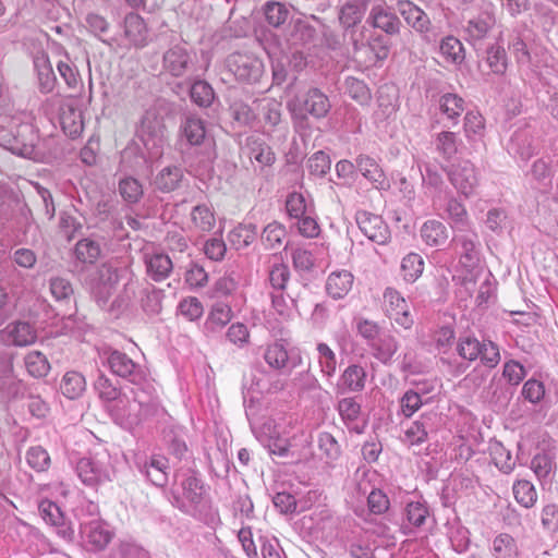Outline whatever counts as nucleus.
Listing matches in <instances>:
<instances>
[{"instance_id": "nucleus-61", "label": "nucleus", "mask_w": 558, "mask_h": 558, "mask_svg": "<svg viewBox=\"0 0 558 558\" xmlns=\"http://www.w3.org/2000/svg\"><path fill=\"white\" fill-rule=\"evenodd\" d=\"M439 51L448 62L458 64L464 60L463 45L453 36H447L441 39Z\"/></svg>"}, {"instance_id": "nucleus-43", "label": "nucleus", "mask_w": 558, "mask_h": 558, "mask_svg": "<svg viewBox=\"0 0 558 558\" xmlns=\"http://www.w3.org/2000/svg\"><path fill=\"white\" fill-rule=\"evenodd\" d=\"M555 468V453L550 450H543L531 460V469L539 481H548Z\"/></svg>"}, {"instance_id": "nucleus-30", "label": "nucleus", "mask_w": 558, "mask_h": 558, "mask_svg": "<svg viewBox=\"0 0 558 558\" xmlns=\"http://www.w3.org/2000/svg\"><path fill=\"white\" fill-rule=\"evenodd\" d=\"M267 283L271 291L286 290L291 279V270L281 257L274 256L267 263Z\"/></svg>"}, {"instance_id": "nucleus-4", "label": "nucleus", "mask_w": 558, "mask_h": 558, "mask_svg": "<svg viewBox=\"0 0 558 558\" xmlns=\"http://www.w3.org/2000/svg\"><path fill=\"white\" fill-rule=\"evenodd\" d=\"M121 398L106 409L116 424L126 430H132L142 424L141 401L138 388H131Z\"/></svg>"}, {"instance_id": "nucleus-31", "label": "nucleus", "mask_w": 558, "mask_h": 558, "mask_svg": "<svg viewBox=\"0 0 558 558\" xmlns=\"http://www.w3.org/2000/svg\"><path fill=\"white\" fill-rule=\"evenodd\" d=\"M182 133L186 142L192 147L204 146L209 148L211 143L206 138V129L204 121L195 116L186 117L181 125Z\"/></svg>"}, {"instance_id": "nucleus-51", "label": "nucleus", "mask_w": 558, "mask_h": 558, "mask_svg": "<svg viewBox=\"0 0 558 558\" xmlns=\"http://www.w3.org/2000/svg\"><path fill=\"white\" fill-rule=\"evenodd\" d=\"M421 236L427 245L438 246L446 242L448 232L442 222L428 220L422 226Z\"/></svg>"}, {"instance_id": "nucleus-56", "label": "nucleus", "mask_w": 558, "mask_h": 558, "mask_svg": "<svg viewBox=\"0 0 558 558\" xmlns=\"http://www.w3.org/2000/svg\"><path fill=\"white\" fill-rule=\"evenodd\" d=\"M459 138L454 132L441 131L436 134L434 144L437 153L445 159H451L458 151Z\"/></svg>"}, {"instance_id": "nucleus-34", "label": "nucleus", "mask_w": 558, "mask_h": 558, "mask_svg": "<svg viewBox=\"0 0 558 558\" xmlns=\"http://www.w3.org/2000/svg\"><path fill=\"white\" fill-rule=\"evenodd\" d=\"M368 347L376 360L383 364H389L399 349V342L390 333H380Z\"/></svg>"}, {"instance_id": "nucleus-28", "label": "nucleus", "mask_w": 558, "mask_h": 558, "mask_svg": "<svg viewBox=\"0 0 558 558\" xmlns=\"http://www.w3.org/2000/svg\"><path fill=\"white\" fill-rule=\"evenodd\" d=\"M403 436L401 441L408 446H420L428 439L432 430L430 416L422 414L417 420L404 424L401 422Z\"/></svg>"}, {"instance_id": "nucleus-7", "label": "nucleus", "mask_w": 558, "mask_h": 558, "mask_svg": "<svg viewBox=\"0 0 558 558\" xmlns=\"http://www.w3.org/2000/svg\"><path fill=\"white\" fill-rule=\"evenodd\" d=\"M383 299L386 316L403 329H411L414 325V317L410 311V304L401 292L388 287L384 291Z\"/></svg>"}, {"instance_id": "nucleus-26", "label": "nucleus", "mask_w": 558, "mask_h": 558, "mask_svg": "<svg viewBox=\"0 0 558 558\" xmlns=\"http://www.w3.org/2000/svg\"><path fill=\"white\" fill-rule=\"evenodd\" d=\"M39 512L47 523L57 527L59 536L65 541L73 539L74 530L64 523V514L56 502L48 499L41 500L39 504Z\"/></svg>"}, {"instance_id": "nucleus-39", "label": "nucleus", "mask_w": 558, "mask_h": 558, "mask_svg": "<svg viewBox=\"0 0 558 558\" xmlns=\"http://www.w3.org/2000/svg\"><path fill=\"white\" fill-rule=\"evenodd\" d=\"M142 147L135 143H129L121 151V163L123 167L135 172H144L148 168V160Z\"/></svg>"}, {"instance_id": "nucleus-58", "label": "nucleus", "mask_w": 558, "mask_h": 558, "mask_svg": "<svg viewBox=\"0 0 558 558\" xmlns=\"http://www.w3.org/2000/svg\"><path fill=\"white\" fill-rule=\"evenodd\" d=\"M448 538L452 549L458 554L465 553L470 547V532L459 522H453L448 526Z\"/></svg>"}, {"instance_id": "nucleus-9", "label": "nucleus", "mask_w": 558, "mask_h": 558, "mask_svg": "<svg viewBox=\"0 0 558 558\" xmlns=\"http://www.w3.org/2000/svg\"><path fill=\"white\" fill-rule=\"evenodd\" d=\"M368 2L369 0H347L339 9V23L347 32H350L354 51L364 47V44L356 38L354 27L364 19Z\"/></svg>"}, {"instance_id": "nucleus-24", "label": "nucleus", "mask_w": 558, "mask_h": 558, "mask_svg": "<svg viewBox=\"0 0 558 558\" xmlns=\"http://www.w3.org/2000/svg\"><path fill=\"white\" fill-rule=\"evenodd\" d=\"M301 109L315 119L325 118L331 109L328 96L317 87L310 88L299 98Z\"/></svg>"}, {"instance_id": "nucleus-20", "label": "nucleus", "mask_w": 558, "mask_h": 558, "mask_svg": "<svg viewBox=\"0 0 558 558\" xmlns=\"http://www.w3.org/2000/svg\"><path fill=\"white\" fill-rule=\"evenodd\" d=\"M448 175L452 185L464 197H469L477 184L475 168L469 160H462L453 165Z\"/></svg>"}, {"instance_id": "nucleus-11", "label": "nucleus", "mask_w": 558, "mask_h": 558, "mask_svg": "<svg viewBox=\"0 0 558 558\" xmlns=\"http://www.w3.org/2000/svg\"><path fill=\"white\" fill-rule=\"evenodd\" d=\"M80 535L83 544L92 551L104 549L112 536L106 524L99 519L81 521Z\"/></svg>"}, {"instance_id": "nucleus-2", "label": "nucleus", "mask_w": 558, "mask_h": 558, "mask_svg": "<svg viewBox=\"0 0 558 558\" xmlns=\"http://www.w3.org/2000/svg\"><path fill=\"white\" fill-rule=\"evenodd\" d=\"M452 245L454 253L459 257V264L466 270V274L462 277H458L461 282V287L464 289L468 295H472L476 286L475 268L480 263V243L475 232L468 231L454 235L452 239Z\"/></svg>"}, {"instance_id": "nucleus-57", "label": "nucleus", "mask_w": 558, "mask_h": 558, "mask_svg": "<svg viewBox=\"0 0 558 558\" xmlns=\"http://www.w3.org/2000/svg\"><path fill=\"white\" fill-rule=\"evenodd\" d=\"M514 499L524 508H531L537 500L534 485L526 480H518L512 485Z\"/></svg>"}, {"instance_id": "nucleus-8", "label": "nucleus", "mask_w": 558, "mask_h": 558, "mask_svg": "<svg viewBox=\"0 0 558 558\" xmlns=\"http://www.w3.org/2000/svg\"><path fill=\"white\" fill-rule=\"evenodd\" d=\"M75 471L81 482L93 488L111 481V469L109 464L97 458L84 457L80 459L76 463Z\"/></svg>"}, {"instance_id": "nucleus-5", "label": "nucleus", "mask_w": 558, "mask_h": 558, "mask_svg": "<svg viewBox=\"0 0 558 558\" xmlns=\"http://www.w3.org/2000/svg\"><path fill=\"white\" fill-rule=\"evenodd\" d=\"M104 355L106 359V365L113 375L119 376L137 387L146 381V368L133 361L126 353L109 349L108 351H105Z\"/></svg>"}, {"instance_id": "nucleus-13", "label": "nucleus", "mask_w": 558, "mask_h": 558, "mask_svg": "<svg viewBox=\"0 0 558 558\" xmlns=\"http://www.w3.org/2000/svg\"><path fill=\"white\" fill-rule=\"evenodd\" d=\"M101 256L102 246L100 242L92 238L81 239L72 250L73 266L80 271L95 265Z\"/></svg>"}, {"instance_id": "nucleus-44", "label": "nucleus", "mask_w": 558, "mask_h": 558, "mask_svg": "<svg viewBox=\"0 0 558 558\" xmlns=\"http://www.w3.org/2000/svg\"><path fill=\"white\" fill-rule=\"evenodd\" d=\"M425 262L423 257L414 252L407 254L400 265L403 280L408 283L415 282L424 271Z\"/></svg>"}, {"instance_id": "nucleus-35", "label": "nucleus", "mask_w": 558, "mask_h": 558, "mask_svg": "<svg viewBox=\"0 0 558 558\" xmlns=\"http://www.w3.org/2000/svg\"><path fill=\"white\" fill-rule=\"evenodd\" d=\"M186 430L177 424H169L163 429V441L168 446L170 452L179 459L187 453Z\"/></svg>"}, {"instance_id": "nucleus-50", "label": "nucleus", "mask_w": 558, "mask_h": 558, "mask_svg": "<svg viewBox=\"0 0 558 558\" xmlns=\"http://www.w3.org/2000/svg\"><path fill=\"white\" fill-rule=\"evenodd\" d=\"M492 554L495 558H517V541L508 533H500L493 539Z\"/></svg>"}, {"instance_id": "nucleus-33", "label": "nucleus", "mask_w": 558, "mask_h": 558, "mask_svg": "<svg viewBox=\"0 0 558 558\" xmlns=\"http://www.w3.org/2000/svg\"><path fill=\"white\" fill-rule=\"evenodd\" d=\"M232 319L231 306L218 301L213 304L205 320L204 328L207 332L215 333L222 330Z\"/></svg>"}, {"instance_id": "nucleus-32", "label": "nucleus", "mask_w": 558, "mask_h": 558, "mask_svg": "<svg viewBox=\"0 0 558 558\" xmlns=\"http://www.w3.org/2000/svg\"><path fill=\"white\" fill-rule=\"evenodd\" d=\"M8 342L16 347H25L35 342L37 333L27 322L17 320L7 326L4 330Z\"/></svg>"}, {"instance_id": "nucleus-1", "label": "nucleus", "mask_w": 558, "mask_h": 558, "mask_svg": "<svg viewBox=\"0 0 558 558\" xmlns=\"http://www.w3.org/2000/svg\"><path fill=\"white\" fill-rule=\"evenodd\" d=\"M175 483L181 492L174 495V505L182 512L192 515L206 524L218 520L206 489L193 470H181L175 474Z\"/></svg>"}, {"instance_id": "nucleus-18", "label": "nucleus", "mask_w": 558, "mask_h": 558, "mask_svg": "<svg viewBox=\"0 0 558 558\" xmlns=\"http://www.w3.org/2000/svg\"><path fill=\"white\" fill-rule=\"evenodd\" d=\"M355 220L360 230L369 240L385 243L389 238L388 226L380 215L373 211H356Z\"/></svg>"}, {"instance_id": "nucleus-42", "label": "nucleus", "mask_w": 558, "mask_h": 558, "mask_svg": "<svg viewBox=\"0 0 558 558\" xmlns=\"http://www.w3.org/2000/svg\"><path fill=\"white\" fill-rule=\"evenodd\" d=\"M366 371L357 364L349 365L339 378V386L352 392H360L364 389Z\"/></svg>"}, {"instance_id": "nucleus-54", "label": "nucleus", "mask_w": 558, "mask_h": 558, "mask_svg": "<svg viewBox=\"0 0 558 558\" xmlns=\"http://www.w3.org/2000/svg\"><path fill=\"white\" fill-rule=\"evenodd\" d=\"M27 465L37 473L47 472L51 465L49 452L43 446H32L26 450Z\"/></svg>"}, {"instance_id": "nucleus-49", "label": "nucleus", "mask_w": 558, "mask_h": 558, "mask_svg": "<svg viewBox=\"0 0 558 558\" xmlns=\"http://www.w3.org/2000/svg\"><path fill=\"white\" fill-rule=\"evenodd\" d=\"M140 303L147 315H156L161 311L163 292L154 286H147L140 290Z\"/></svg>"}, {"instance_id": "nucleus-25", "label": "nucleus", "mask_w": 558, "mask_h": 558, "mask_svg": "<svg viewBox=\"0 0 558 558\" xmlns=\"http://www.w3.org/2000/svg\"><path fill=\"white\" fill-rule=\"evenodd\" d=\"M464 105V99L453 93H446L439 97L437 101V109L446 121L442 124L444 128L451 129L452 126L458 125L459 118L465 109Z\"/></svg>"}, {"instance_id": "nucleus-29", "label": "nucleus", "mask_w": 558, "mask_h": 558, "mask_svg": "<svg viewBox=\"0 0 558 558\" xmlns=\"http://www.w3.org/2000/svg\"><path fill=\"white\" fill-rule=\"evenodd\" d=\"M508 153L523 161H527L536 151L534 140L529 129L513 132L507 146Z\"/></svg>"}, {"instance_id": "nucleus-10", "label": "nucleus", "mask_w": 558, "mask_h": 558, "mask_svg": "<svg viewBox=\"0 0 558 558\" xmlns=\"http://www.w3.org/2000/svg\"><path fill=\"white\" fill-rule=\"evenodd\" d=\"M265 362L276 371L290 372L302 363V356L295 349L287 350L280 342H274L265 349Z\"/></svg>"}, {"instance_id": "nucleus-27", "label": "nucleus", "mask_w": 558, "mask_h": 558, "mask_svg": "<svg viewBox=\"0 0 558 558\" xmlns=\"http://www.w3.org/2000/svg\"><path fill=\"white\" fill-rule=\"evenodd\" d=\"M354 276L351 271L339 269L331 271L325 283V291L332 300H341L345 298L352 290Z\"/></svg>"}, {"instance_id": "nucleus-36", "label": "nucleus", "mask_w": 558, "mask_h": 558, "mask_svg": "<svg viewBox=\"0 0 558 558\" xmlns=\"http://www.w3.org/2000/svg\"><path fill=\"white\" fill-rule=\"evenodd\" d=\"M245 146L251 158L263 166H272L276 161V155L272 148L259 136L251 135L246 137Z\"/></svg>"}, {"instance_id": "nucleus-14", "label": "nucleus", "mask_w": 558, "mask_h": 558, "mask_svg": "<svg viewBox=\"0 0 558 558\" xmlns=\"http://www.w3.org/2000/svg\"><path fill=\"white\" fill-rule=\"evenodd\" d=\"M481 348V342L476 338L466 337L460 339L457 344V352L459 356L466 362H451L446 357H441L440 361L442 364H447L449 366V372L453 376H459L468 369L470 362H473L480 357L482 352Z\"/></svg>"}, {"instance_id": "nucleus-53", "label": "nucleus", "mask_w": 558, "mask_h": 558, "mask_svg": "<svg viewBox=\"0 0 558 558\" xmlns=\"http://www.w3.org/2000/svg\"><path fill=\"white\" fill-rule=\"evenodd\" d=\"M305 167L312 178L323 179L331 169V159L325 151L317 150L307 158Z\"/></svg>"}, {"instance_id": "nucleus-48", "label": "nucleus", "mask_w": 558, "mask_h": 558, "mask_svg": "<svg viewBox=\"0 0 558 558\" xmlns=\"http://www.w3.org/2000/svg\"><path fill=\"white\" fill-rule=\"evenodd\" d=\"M489 454L494 464L505 474H509L515 466L511 452L500 442L492 441L489 444Z\"/></svg>"}, {"instance_id": "nucleus-59", "label": "nucleus", "mask_w": 558, "mask_h": 558, "mask_svg": "<svg viewBox=\"0 0 558 558\" xmlns=\"http://www.w3.org/2000/svg\"><path fill=\"white\" fill-rule=\"evenodd\" d=\"M486 64L492 73L502 75L508 68V58L502 46L493 45L486 50Z\"/></svg>"}, {"instance_id": "nucleus-47", "label": "nucleus", "mask_w": 558, "mask_h": 558, "mask_svg": "<svg viewBox=\"0 0 558 558\" xmlns=\"http://www.w3.org/2000/svg\"><path fill=\"white\" fill-rule=\"evenodd\" d=\"M24 366L27 374L34 378H43L50 371L47 356L39 351H31L24 356Z\"/></svg>"}, {"instance_id": "nucleus-16", "label": "nucleus", "mask_w": 558, "mask_h": 558, "mask_svg": "<svg viewBox=\"0 0 558 558\" xmlns=\"http://www.w3.org/2000/svg\"><path fill=\"white\" fill-rule=\"evenodd\" d=\"M397 11L403 17L405 23L415 32L420 33L426 41H432L429 36L430 20L428 15L416 4L411 1H399Z\"/></svg>"}, {"instance_id": "nucleus-6", "label": "nucleus", "mask_w": 558, "mask_h": 558, "mask_svg": "<svg viewBox=\"0 0 558 558\" xmlns=\"http://www.w3.org/2000/svg\"><path fill=\"white\" fill-rule=\"evenodd\" d=\"M226 64L234 77L242 83L255 84L264 74V63L253 53L233 52Z\"/></svg>"}, {"instance_id": "nucleus-3", "label": "nucleus", "mask_w": 558, "mask_h": 558, "mask_svg": "<svg viewBox=\"0 0 558 558\" xmlns=\"http://www.w3.org/2000/svg\"><path fill=\"white\" fill-rule=\"evenodd\" d=\"M196 51L181 37L171 36L162 53V70L172 77H184L196 70Z\"/></svg>"}, {"instance_id": "nucleus-12", "label": "nucleus", "mask_w": 558, "mask_h": 558, "mask_svg": "<svg viewBox=\"0 0 558 558\" xmlns=\"http://www.w3.org/2000/svg\"><path fill=\"white\" fill-rule=\"evenodd\" d=\"M337 410L351 433L363 434L367 426V417L362 412L361 403L355 397H347L339 400Z\"/></svg>"}, {"instance_id": "nucleus-60", "label": "nucleus", "mask_w": 558, "mask_h": 558, "mask_svg": "<svg viewBox=\"0 0 558 558\" xmlns=\"http://www.w3.org/2000/svg\"><path fill=\"white\" fill-rule=\"evenodd\" d=\"M318 449L327 463L336 461L341 454V447L336 437L328 432H320L317 437Z\"/></svg>"}, {"instance_id": "nucleus-52", "label": "nucleus", "mask_w": 558, "mask_h": 558, "mask_svg": "<svg viewBox=\"0 0 558 558\" xmlns=\"http://www.w3.org/2000/svg\"><path fill=\"white\" fill-rule=\"evenodd\" d=\"M257 234L256 227L253 225H239L233 228L229 234L228 240L231 246L235 250L247 247L255 240Z\"/></svg>"}, {"instance_id": "nucleus-17", "label": "nucleus", "mask_w": 558, "mask_h": 558, "mask_svg": "<svg viewBox=\"0 0 558 558\" xmlns=\"http://www.w3.org/2000/svg\"><path fill=\"white\" fill-rule=\"evenodd\" d=\"M146 272L154 281L167 279L173 270L171 258L157 247H147L144 251Z\"/></svg>"}, {"instance_id": "nucleus-62", "label": "nucleus", "mask_w": 558, "mask_h": 558, "mask_svg": "<svg viewBox=\"0 0 558 558\" xmlns=\"http://www.w3.org/2000/svg\"><path fill=\"white\" fill-rule=\"evenodd\" d=\"M286 290L270 291L269 296L271 300V310L281 319L287 320L292 316L294 300L289 298Z\"/></svg>"}, {"instance_id": "nucleus-55", "label": "nucleus", "mask_w": 558, "mask_h": 558, "mask_svg": "<svg viewBox=\"0 0 558 558\" xmlns=\"http://www.w3.org/2000/svg\"><path fill=\"white\" fill-rule=\"evenodd\" d=\"M315 37V27H313L305 21L296 20L293 23L292 29L288 37V41L291 46L298 47L313 41Z\"/></svg>"}, {"instance_id": "nucleus-63", "label": "nucleus", "mask_w": 558, "mask_h": 558, "mask_svg": "<svg viewBox=\"0 0 558 558\" xmlns=\"http://www.w3.org/2000/svg\"><path fill=\"white\" fill-rule=\"evenodd\" d=\"M95 390L97 391L99 398L107 403V405H111L126 392L117 388L112 384L111 379L102 374L99 375L95 381Z\"/></svg>"}, {"instance_id": "nucleus-41", "label": "nucleus", "mask_w": 558, "mask_h": 558, "mask_svg": "<svg viewBox=\"0 0 558 558\" xmlns=\"http://www.w3.org/2000/svg\"><path fill=\"white\" fill-rule=\"evenodd\" d=\"M291 220V228H295L305 238H315L320 228L315 217L307 211H286Z\"/></svg>"}, {"instance_id": "nucleus-21", "label": "nucleus", "mask_w": 558, "mask_h": 558, "mask_svg": "<svg viewBox=\"0 0 558 558\" xmlns=\"http://www.w3.org/2000/svg\"><path fill=\"white\" fill-rule=\"evenodd\" d=\"M25 392V385L19 379L13 371L10 361H4L0 365V400L10 402L22 398Z\"/></svg>"}, {"instance_id": "nucleus-23", "label": "nucleus", "mask_w": 558, "mask_h": 558, "mask_svg": "<svg viewBox=\"0 0 558 558\" xmlns=\"http://www.w3.org/2000/svg\"><path fill=\"white\" fill-rule=\"evenodd\" d=\"M356 170L377 190L387 191L390 182L378 162L371 156L360 154L355 158Z\"/></svg>"}, {"instance_id": "nucleus-45", "label": "nucleus", "mask_w": 558, "mask_h": 558, "mask_svg": "<svg viewBox=\"0 0 558 558\" xmlns=\"http://www.w3.org/2000/svg\"><path fill=\"white\" fill-rule=\"evenodd\" d=\"M137 283L129 281L124 284V288L120 294L110 303L108 312L114 317L119 318L124 312H126L136 295Z\"/></svg>"}, {"instance_id": "nucleus-37", "label": "nucleus", "mask_w": 558, "mask_h": 558, "mask_svg": "<svg viewBox=\"0 0 558 558\" xmlns=\"http://www.w3.org/2000/svg\"><path fill=\"white\" fill-rule=\"evenodd\" d=\"M138 399L141 401L142 423L147 421L159 422L166 418L167 412L157 398L138 388Z\"/></svg>"}, {"instance_id": "nucleus-22", "label": "nucleus", "mask_w": 558, "mask_h": 558, "mask_svg": "<svg viewBox=\"0 0 558 558\" xmlns=\"http://www.w3.org/2000/svg\"><path fill=\"white\" fill-rule=\"evenodd\" d=\"M136 468L147 481L157 487H162L168 482V460L161 456H153L149 459L136 462Z\"/></svg>"}, {"instance_id": "nucleus-19", "label": "nucleus", "mask_w": 558, "mask_h": 558, "mask_svg": "<svg viewBox=\"0 0 558 558\" xmlns=\"http://www.w3.org/2000/svg\"><path fill=\"white\" fill-rule=\"evenodd\" d=\"M430 518V510L425 500H408L402 514V530L411 534L425 526Z\"/></svg>"}, {"instance_id": "nucleus-38", "label": "nucleus", "mask_w": 558, "mask_h": 558, "mask_svg": "<svg viewBox=\"0 0 558 558\" xmlns=\"http://www.w3.org/2000/svg\"><path fill=\"white\" fill-rule=\"evenodd\" d=\"M85 390L86 379L83 374L76 371H69L62 376L60 391L65 398L70 400L78 399Z\"/></svg>"}, {"instance_id": "nucleus-15", "label": "nucleus", "mask_w": 558, "mask_h": 558, "mask_svg": "<svg viewBox=\"0 0 558 558\" xmlns=\"http://www.w3.org/2000/svg\"><path fill=\"white\" fill-rule=\"evenodd\" d=\"M366 23L378 28L388 36L398 35L401 29V21L388 5L375 4L371 8Z\"/></svg>"}, {"instance_id": "nucleus-40", "label": "nucleus", "mask_w": 558, "mask_h": 558, "mask_svg": "<svg viewBox=\"0 0 558 558\" xmlns=\"http://www.w3.org/2000/svg\"><path fill=\"white\" fill-rule=\"evenodd\" d=\"M183 179L184 174L181 167L167 166L156 175L154 185L161 192H171L180 187Z\"/></svg>"}, {"instance_id": "nucleus-46", "label": "nucleus", "mask_w": 558, "mask_h": 558, "mask_svg": "<svg viewBox=\"0 0 558 558\" xmlns=\"http://www.w3.org/2000/svg\"><path fill=\"white\" fill-rule=\"evenodd\" d=\"M34 65L37 71L39 87L43 93H50L53 90L57 78L52 66L47 56L37 57L34 60Z\"/></svg>"}, {"instance_id": "nucleus-64", "label": "nucleus", "mask_w": 558, "mask_h": 558, "mask_svg": "<svg viewBox=\"0 0 558 558\" xmlns=\"http://www.w3.org/2000/svg\"><path fill=\"white\" fill-rule=\"evenodd\" d=\"M264 14L269 25L280 27L290 17V10L281 2L268 1L264 5Z\"/></svg>"}]
</instances>
